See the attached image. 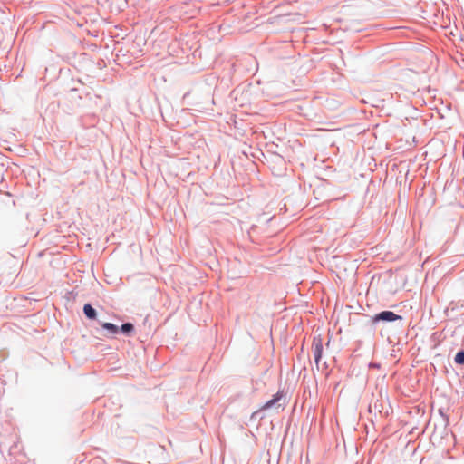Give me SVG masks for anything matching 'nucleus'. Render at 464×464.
<instances>
[{"instance_id": "7ed1b4c3", "label": "nucleus", "mask_w": 464, "mask_h": 464, "mask_svg": "<svg viewBox=\"0 0 464 464\" xmlns=\"http://www.w3.org/2000/svg\"><path fill=\"white\" fill-rule=\"evenodd\" d=\"M283 397V392H278L276 394L274 395L273 399L266 402L262 407L261 410H266L269 408L274 407Z\"/></svg>"}, {"instance_id": "f03ea898", "label": "nucleus", "mask_w": 464, "mask_h": 464, "mask_svg": "<svg viewBox=\"0 0 464 464\" xmlns=\"http://www.w3.org/2000/svg\"><path fill=\"white\" fill-rule=\"evenodd\" d=\"M398 319H401V317L400 315H397L395 314L392 311H383V312H381L379 314H377L374 317H373V321L374 322H377V321H388V322H392V321H395V320H398Z\"/></svg>"}, {"instance_id": "0eeeda50", "label": "nucleus", "mask_w": 464, "mask_h": 464, "mask_svg": "<svg viewBox=\"0 0 464 464\" xmlns=\"http://www.w3.org/2000/svg\"><path fill=\"white\" fill-rule=\"evenodd\" d=\"M455 362L458 364H464V351H460L456 354Z\"/></svg>"}, {"instance_id": "423d86ee", "label": "nucleus", "mask_w": 464, "mask_h": 464, "mask_svg": "<svg viewBox=\"0 0 464 464\" xmlns=\"http://www.w3.org/2000/svg\"><path fill=\"white\" fill-rule=\"evenodd\" d=\"M134 329V326L130 323H126L121 325V332L125 334H130Z\"/></svg>"}, {"instance_id": "f257e3e1", "label": "nucleus", "mask_w": 464, "mask_h": 464, "mask_svg": "<svg viewBox=\"0 0 464 464\" xmlns=\"http://www.w3.org/2000/svg\"><path fill=\"white\" fill-rule=\"evenodd\" d=\"M312 349H313L314 361L316 363H318L319 360L322 357V353H323V343H322V339L320 336L314 338Z\"/></svg>"}, {"instance_id": "39448f33", "label": "nucleus", "mask_w": 464, "mask_h": 464, "mask_svg": "<svg viewBox=\"0 0 464 464\" xmlns=\"http://www.w3.org/2000/svg\"><path fill=\"white\" fill-rule=\"evenodd\" d=\"M102 326L103 329L108 330L112 334H117L119 331L118 326L111 323H103Z\"/></svg>"}, {"instance_id": "20e7f679", "label": "nucleus", "mask_w": 464, "mask_h": 464, "mask_svg": "<svg viewBox=\"0 0 464 464\" xmlns=\"http://www.w3.org/2000/svg\"><path fill=\"white\" fill-rule=\"evenodd\" d=\"M83 313L89 319L96 318V311L95 309L89 304H84Z\"/></svg>"}]
</instances>
